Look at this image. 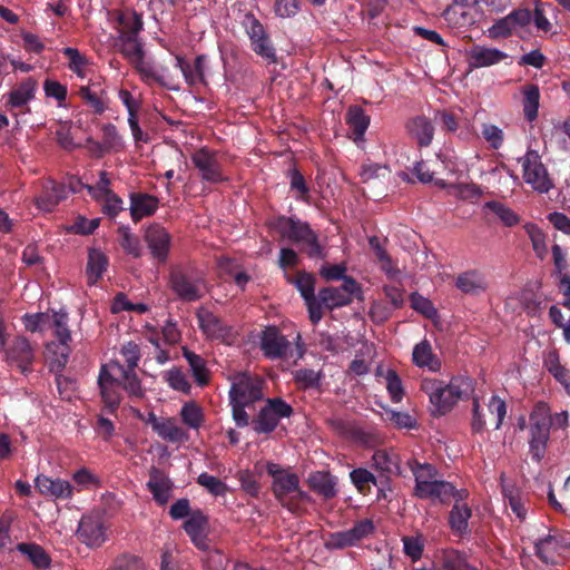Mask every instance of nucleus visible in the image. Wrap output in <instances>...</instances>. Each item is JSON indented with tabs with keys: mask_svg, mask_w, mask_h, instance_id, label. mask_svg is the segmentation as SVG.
<instances>
[{
	"mask_svg": "<svg viewBox=\"0 0 570 570\" xmlns=\"http://www.w3.org/2000/svg\"><path fill=\"white\" fill-rule=\"evenodd\" d=\"M98 386L101 400L110 413L116 412L120 405L121 390L131 399H142L145 396L140 379L132 374H125L124 365L118 360L101 365Z\"/></svg>",
	"mask_w": 570,
	"mask_h": 570,
	"instance_id": "1",
	"label": "nucleus"
},
{
	"mask_svg": "<svg viewBox=\"0 0 570 570\" xmlns=\"http://www.w3.org/2000/svg\"><path fill=\"white\" fill-rule=\"evenodd\" d=\"M421 391L432 405V415L442 416L449 413L460 400L470 397L474 392L472 379L454 376L449 383L436 379H423Z\"/></svg>",
	"mask_w": 570,
	"mask_h": 570,
	"instance_id": "2",
	"label": "nucleus"
},
{
	"mask_svg": "<svg viewBox=\"0 0 570 570\" xmlns=\"http://www.w3.org/2000/svg\"><path fill=\"white\" fill-rule=\"evenodd\" d=\"M269 229L277 233L282 239L299 246L301 252L312 259H324L326 250L320 243L318 234L307 222L296 216L278 215L267 222Z\"/></svg>",
	"mask_w": 570,
	"mask_h": 570,
	"instance_id": "3",
	"label": "nucleus"
},
{
	"mask_svg": "<svg viewBox=\"0 0 570 570\" xmlns=\"http://www.w3.org/2000/svg\"><path fill=\"white\" fill-rule=\"evenodd\" d=\"M527 428L529 455L533 462L540 463L546 456L552 428V415L547 403L538 402L533 406Z\"/></svg>",
	"mask_w": 570,
	"mask_h": 570,
	"instance_id": "4",
	"label": "nucleus"
},
{
	"mask_svg": "<svg viewBox=\"0 0 570 570\" xmlns=\"http://www.w3.org/2000/svg\"><path fill=\"white\" fill-rule=\"evenodd\" d=\"M293 413L292 405L282 397H269L257 415L253 417V430L257 434H271L276 430L282 419H288Z\"/></svg>",
	"mask_w": 570,
	"mask_h": 570,
	"instance_id": "5",
	"label": "nucleus"
},
{
	"mask_svg": "<svg viewBox=\"0 0 570 570\" xmlns=\"http://www.w3.org/2000/svg\"><path fill=\"white\" fill-rule=\"evenodd\" d=\"M203 278L194 275L180 265L173 266L169 271L168 285L173 293L183 302L199 301L203 295Z\"/></svg>",
	"mask_w": 570,
	"mask_h": 570,
	"instance_id": "6",
	"label": "nucleus"
},
{
	"mask_svg": "<svg viewBox=\"0 0 570 570\" xmlns=\"http://www.w3.org/2000/svg\"><path fill=\"white\" fill-rule=\"evenodd\" d=\"M266 471L272 476V487L274 498L286 510H294L295 504L289 501L293 492L298 490L299 476L292 472L291 469H284L277 463L268 462Z\"/></svg>",
	"mask_w": 570,
	"mask_h": 570,
	"instance_id": "7",
	"label": "nucleus"
},
{
	"mask_svg": "<svg viewBox=\"0 0 570 570\" xmlns=\"http://www.w3.org/2000/svg\"><path fill=\"white\" fill-rule=\"evenodd\" d=\"M232 385L228 392L229 402L244 403L252 406L264 399V380L247 372H238L229 377Z\"/></svg>",
	"mask_w": 570,
	"mask_h": 570,
	"instance_id": "8",
	"label": "nucleus"
},
{
	"mask_svg": "<svg viewBox=\"0 0 570 570\" xmlns=\"http://www.w3.org/2000/svg\"><path fill=\"white\" fill-rule=\"evenodd\" d=\"M519 161L522 165L524 181L535 191L547 194L554 187L553 179L541 161V156L538 151L528 150Z\"/></svg>",
	"mask_w": 570,
	"mask_h": 570,
	"instance_id": "9",
	"label": "nucleus"
},
{
	"mask_svg": "<svg viewBox=\"0 0 570 570\" xmlns=\"http://www.w3.org/2000/svg\"><path fill=\"white\" fill-rule=\"evenodd\" d=\"M244 26L252 50L271 63H275L276 50L263 23L252 13L245 16Z\"/></svg>",
	"mask_w": 570,
	"mask_h": 570,
	"instance_id": "10",
	"label": "nucleus"
},
{
	"mask_svg": "<svg viewBox=\"0 0 570 570\" xmlns=\"http://www.w3.org/2000/svg\"><path fill=\"white\" fill-rule=\"evenodd\" d=\"M361 294V285L353 277H346L343 278L341 286H328L320 289L318 298L327 309L333 311L350 305L353 298Z\"/></svg>",
	"mask_w": 570,
	"mask_h": 570,
	"instance_id": "11",
	"label": "nucleus"
},
{
	"mask_svg": "<svg viewBox=\"0 0 570 570\" xmlns=\"http://www.w3.org/2000/svg\"><path fill=\"white\" fill-rule=\"evenodd\" d=\"M190 159L203 181L219 184L227 180L215 150L208 147H202L193 153Z\"/></svg>",
	"mask_w": 570,
	"mask_h": 570,
	"instance_id": "12",
	"label": "nucleus"
},
{
	"mask_svg": "<svg viewBox=\"0 0 570 570\" xmlns=\"http://www.w3.org/2000/svg\"><path fill=\"white\" fill-rule=\"evenodd\" d=\"M374 530L375 527L371 519L360 520L348 530L330 533L325 541V547L328 550L354 547L361 540L372 534Z\"/></svg>",
	"mask_w": 570,
	"mask_h": 570,
	"instance_id": "13",
	"label": "nucleus"
},
{
	"mask_svg": "<svg viewBox=\"0 0 570 570\" xmlns=\"http://www.w3.org/2000/svg\"><path fill=\"white\" fill-rule=\"evenodd\" d=\"M331 429L341 438L361 445L372 446L377 441L374 432L366 431L353 421L332 419L328 421Z\"/></svg>",
	"mask_w": 570,
	"mask_h": 570,
	"instance_id": "14",
	"label": "nucleus"
},
{
	"mask_svg": "<svg viewBox=\"0 0 570 570\" xmlns=\"http://www.w3.org/2000/svg\"><path fill=\"white\" fill-rule=\"evenodd\" d=\"M68 197L67 186L53 179L42 183L41 191L36 197L35 204L39 210L51 213Z\"/></svg>",
	"mask_w": 570,
	"mask_h": 570,
	"instance_id": "15",
	"label": "nucleus"
},
{
	"mask_svg": "<svg viewBox=\"0 0 570 570\" xmlns=\"http://www.w3.org/2000/svg\"><path fill=\"white\" fill-rule=\"evenodd\" d=\"M77 533L88 547H100L107 539L106 527L99 515H83Z\"/></svg>",
	"mask_w": 570,
	"mask_h": 570,
	"instance_id": "16",
	"label": "nucleus"
},
{
	"mask_svg": "<svg viewBox=\"0 0 570 570\" xmlns=\"http://www.w3.org/2000/svg\"><path fill=\"white\" fill-rule=\"evenodd\" d=\"M145 240L153 255L159 263L164 264L169 254L171 237L159 224L150 225L145 233Z\"/></svg>",
	"mask_w": 570,
	"mask_h": 570,
	"instance_id": "17",
	"label": "nucleus"
},
{
	"mask_svg": "<svg viewBox=\"0 0 570 570\" xmlns=\"http://www.w3.org/2000/svg\"><path fill=\"white\" fill-rule=\"evenodd\" d=\"M206 62V55H198L193 62L181 56H176V68L181 71L186 83L191 88L207 85L205 76Z\"/></svg>",
	"mask_w": 570,
	"mask_h": 570,
	"instance_id": "18",
	"label": "nucleus"
},
{
	"mask_svg": "<svg viewBox=\"0 0 570 570\" xmlns=\"http://www.w3.org/2000/svg\"><path fill=\"white\" fill-rule=\"evenodd\" d=\"M183 528L195 547L202 550L207 549L209 519L200 509L193 510Z\"/></svg>",
	"mask_w": 570,
	"mask_h": 570,
	"instance_id": "19",
	"label": "nucleus"
},
{
	"mask_svg": "<svg viewBox=\"0 0 570 570\" xmlns=\"http://www.w3.org/2000/svg\"><path fill=\"white\" fill-rule=\"evenodd\" d=\"M289 346L287 338L276 326L266 327L261 335V350L268 358H282Z\"/></svg>",
	"mask_w": 570,
	"mask_h": 570,
	"instance_id": "20",
	"label": "nucleus"
},
{
	"mask_svg": "<svg viewBox=\"0 0 570 570\" xmlns=\"http://www.w3.org/2000/svg\"><path fill=\"white\" fill-rule=\"evenodd\" d=\"M135 69L141 80L149 86L157 83L168 89H178L171 85L173 78L166 66H157L155 62L145 60L144 58L135 66Z\"/></svg>",
	"mask_w": 570,
	"mask_h": 570,
	"instance_id": "21",
	"label": "nucleus"
},
{
	"mask_svg": "<svg viewBox=\"0 0 570 570\" xmlns=\"http://www.w3.org/2000/svg\"><path fill=\"white\" fill-rule=\"evenodd\" d=\"M409 137L414 140L420 148L429 147L434 137V126L432 120L424 115L410 118L405 124Z\"/></svg>",
	"mask_w": 570,
	"mask_h": 570,
	"instance_id": "22",
	"label": "nucleus"
},
{
	"mask_svg": "<svg viewBox=\"0 0 570 570\" xmlns=\"http://www.w3.org/2000/svg\"><path fill=\"white\" fill-rule=\"evenodd\" d=\"M7 357L16 363L22 373H26L31 370L35 351L28 338L19 336L13 340L12 345L7 351Z\"/></svg>",
	"mask_w": 570,
	"mask_h": 570,
	"instance_id": "23",
	"label": "nucleus"
},
{
	"mask_svg": "<svg viewBox=\"0 0 570 570\" xmlns=\"http://www.w3.org/2000/svg\"><path fill=\"white\" fill-rule=\"evenodd\" d=\"M37 490L47 497L53 499H69L72 497V487L69 481L62 479H52L45 474H39L35 480Z\"/></svg>",
	"mask_w": 570,
	"mask_h": 570,
	"instance_id": "24",
	"label": "nucleus"
},
{
	"mask_svg": "<svg viewBox=\"0 0 570 570\" xmlns=\"http://www.w3.org/2000/svg\"><path fill=\"white\" fill-rule=\"evenodd\" d=\"M308 488L324 500L334 499L337 495V478L328 471H314L307 478Z\"/></svg>",
	"mask_w": 570,
	"mask_h": 570,
	"instance_id": "25",
	"label": "nucleus"
},
{
	"mask_svg": "<svg viewBox=\"0 0 570 570\" xmlns=\"http://www.w3.org/2000/svg\"><path fill=\"white\" fill-rule=\"evenodd\" d=\"M129 198L130 216L135 223L144 217L154 215L159 205V199L156 196L146 193H131Z\"/></svg>",
	"mask_w": 570,
	"mask_h": 570,
	"instance_id": "26",
	"label": "nucleus"
},
{
	"mask_svg": "<svg viewBox=\"0 0 570 570\" xmlns=\"http://www.w3.org/2000/svg\"><path fill=\"white\" fill-rule=\"evenodd\" d=\"M197 320L200 330L212 338L224 340L230 334V327L227 326L220 317L209 311L200 309L197 313Z\"/></svg>",
	"mask_w": 570,
	"mask_h": 570,
	"instance_id": "27",
	"label": "nucleus"
},
{
	"mask_svg": "<svg viewBox=\"0 0 570 570\" xmlns=\"http://www.w3.org/2000/svg\"><path fill=\"white\" fill-rule=\"evenodd\" d=\"M409 466L414 475L415 485L413 489L414 497L422 493L439 475V470L431 463H421L416 460L409 461Z\"/></svg>",
	"mask_w": 570,
	"mask_h": 570,
	"instance_id": "28",
	"label": "nucleus"
},
{
	"mask_svg": "<svg viewBox=\"0 0 570 570\" xmlns=\"http://www.w3.org/2000/svg\"><path fill=\"white\" fill-rule=\"evenodd\" d=\"M78 95L96 115H102L108 108L107 94L99 85L82 86Z\"/></svg>",
	"mask_w": 570,
	"mask_h": 570,
	"instance_id": "29",
	"label": "nucleus"
},
{
	"mask_svg": "<svg viewBox=\"0 0 570 570\" xmlns=\"http://www.w3.org/2000/svg\"><path fill=\"white\" fill-rule=\"evenodd\" d=\"M455 286L464 294L479 295L488 288V283L483 273L472 269L458 275Z\"/></svg>",
	"mask_w": 570,
	"mask_h": 570,
	"instance_id": "30",
	"label": "nucleus"
},
{
	"mask_svg": "<svg viewBox=\"0 0 570 570\" xmlns=\"http://www.w3.org/2000/svg\"><path fill=\"white\" fill-rule=\"evenodd\" d=\"M508 55L495 48L474 47L469 53L471 68H483L497 65L504 60Z\"/></svg>",
	"mask_w": 570,
	"mask_h": 570,
	"instance_id": "31",
	"label": "nucleus"
},
{
	"mask_svg": "<svg viewBox=\"0 0 570 570\" xmlns=\"http://www.w3.org/2000/svg\"><path fill=\"white\" fill-rule=\"evenodd\" d=\"M109 259L100 249L91 248L88 253V261L86 266L87 282L89 285H95L102 277L107 271Z\"/></svg>",
	"mask_w": 570,
	"mask_h": 570,
	"instance_id": "32",
	"label": "nucleus"
},
{
	"mask_svg": "<svg viewBox=\"0 0 570 570\" xmlns=\"http://www.w3.org/2000/svg\"><path fill=\"white\" fill-rule=\"evenodd\" d=\"M183 355L189 365L195 383L200 387L208 385L210 372L207 368L205 358L186 347L183 348Z\"/></svg>",
	"mask_w": 570,
	"mask_h": 570,
	"instance_id": "33",
	"label": "nucleus"
},
{
	"mask_svg": "<svg viewBox=\"0 0 570 570\" xmlns=\"http://www.w3.org/2000/svg\"><path fill=\"white\" fill-rule=\"evenodd\" d=\"M471 517L472 510L466 503L453 504L449 513L450 529L459 537L469 534V520Z\"/></svg>",
	"mask_w": 570,
	"mask_h": 570,
	"instance_id": "34",
	"label": "nucleus"
},
{
	"mask_svg": "<svg viewBox=\"0 0 570 570\" xmlns=\"http://www.w3.org/2000/svg\"><path fill=\"white\" fill-rule=\"evenodd\" d=\"M522 110L527 121L532 122L538 118L540 106V89L535 83H527L521 89Z\"/></svg>",
	"mask_w": 570,
	"mask_h": 570,
	"instance_id": "35",
	"label": "nucleus"
},
{
	"mask_svg": "<svg viewBox=\"0 0 570 570\" xmlns=\"http://www.w3.org/2000/svg\"><path fill=\"white\" fill-rule=\"evenodd\" d=\"M453 495V484L449 481L436 480L432 482L425 491L417 493L416 498L421 500H432L440 504L450 503Z\"/></svg>",
	"mask_w": 570,
	"mask_h": 570,
	"instance_id": "36",
	"label": "nucleus"
},
{
	"mask_svg": "<svg viewBox=\"0 0 570 570\" xmlns=\"http://www.w3.org/2000/svg\"><path fill=\"white\" fill-rule=\"evenodd\" d=\"M372 465L381 472V478H390L391 474H400V460L394 453L385 450H376L372 455Z\"/></svg>",
	"mask_w": 570,
	"mask_h": 570,
	"instance_id": "37",
	"label": "nucleus"
},
{
	"mask_svg": "<svg viewBox=\"0 0 570 570\" xmlns=\"http://www.w3.org/2000/svg\"><path fill=\"white\" fill-rule=\"evenodd\" d=\"M37 81L28 78L14 87L10 94L7 104L11 108H22L35 97Z\"/></svg>",
	"mask_w": 570,
	"mask_h": 570,
	"instance_id": "38",
	"label": "nucleus"
},
{
	"mask_svg": "<svg viewBox=\"0 0 570 570\" xmlns=\"http://www.w3.org/2000/svg\"><path fill=\"white\" fill-rule=\"evenodd\" d=\"M552 534H548L534 543V553L543 563L551 566L559 563L561 552Z\"/></svg>",
	"mask_w": 570,
	"mask_h": 570,
	"instance_id": "39",
	"label": "nucleus"
},
{
	"mask_svg": "<svg viewBox=\"0 0 570 570\" xmlns=\"http://www.w3.org/2000/svg\"><path fill=\"white\" fill-rule=\"evenodd\" d=\"M70 342L52 341L47 344L46 352L51 370H62L68 363L71 352Z\"/></svg>",
	"mask_w": 570,
	"mask_h": 570,
	"instance_id": "40",
	"label": "nucleus"
},
{
	"mask_svg": "<svg viewBox=\"0 0 570 570\" xmlns=\"http://www.w3.org/2000/svg\"><path fill=\"white\" fill-rule=\"evenodd\" d=\"M286 177L289 180V191L293 194L296 200L303 202L305 204H311V195H309V186L303 174L296 168L293 167L287 170Z\"/></svg>",
	"mask_w": 570,
	"mask_h": 570,
	"instance_id": "41",
	"label": "nucleus"
},
{
	"mask_svg": "<svg viewBox=\"0 0 570 570\" xmlns=\"http://www.w3.org/2000/svg\"><path fill=\"white\" fill-rule=\"evenodd\" d=\"M147 488L151 492L155 501L164 505L169 500L170 485L169 481L160 473L159 470L153 469Z\"/></svg>",
	"mask_w": 570,
	"mask_h": 570,
	"instance_id": "42",
	"label": "nucleus"
},
{
	"mask_svg": "<svg viewBox=\"0 0 570 570\" xmlns=\"http://www.w3.org/2000/svg\"><path fill=\"white\" fill-rule=\"evenodd\" d=\"M346 124L355 136V140L363 138L370 125V117L365 114L362 107L354 105L347 109Z\"/></svg>",
	"mask_w": 570,
	"mask_h": 570,
	"instance_id": "43",
	"label": "nucleus"
},
{
	"mask_svg": "<svg viewBox=\"0 0 570 570\" xmlns=\"http://www.w3.org/2000/svg\"><path fill=\"white\" fill-rule=\"evenodd\" d=\"M412 360L419 367H429L432 371H436L440 367V363L433 354L431 343L428 340H423L414 346Z\"/></svg>",
	"mask_w": 570,
	"mask_h": 570,
	"instance_id": "44",
	"label": "nucleus"
},
{
	"mask_svg": "<svg viewBox=\"0 0 570 570\" xmlns=\"http://www.w3.org/2000/svg\"><path fill=\"white\" fill-rule=\"evenodd\" d=\"M441 566L444 570H478L469 562L468 554L456 549L443 551Z\"/></svg>",
	"mask_w": 570,
	"mask_h": 570,
	"instance_id": "45",
	"label": "nucleus"
},
{
	"mask_svg": "<svg viewBox=\"0 0 570 570\" xmlns=\"http://www.w3.org/2000/svg\"><path fill=\"white\" fill-rule=\"evenodd\" d=\"M17 550L27 556L30 562L38 569H46L50 566V557L45 549L37 543L21 542Z\"/></svg>",
	"mask_w": 570,
	"mask_h": 570,
	"instance_id": "46",
	"label": "nucleus"
},
{
	"mask_svg": "<svg viewBox=\"0 0 570 570\" xmlns=\"http://www.w3.org/2000/svg\"><path fill=\"white\" fill-rule=\"evenodd\" d=\"M350 479L356 490L367 495L372 491L373 485H377V478L365 468H356L350 472Z\"/></svg>",
	"mask_w": 570,
	"mask_h": 570,
	"instance_id": "47",
	"label": "nucleus"
},
{
	"mask_svg": "<svg viewBox=\"0 0 570 570\" xmlns=\"http://www.w3.org/2000/svg\"><path fill=\"white\" fill-rule=\"evenodd\" d=\"M483 209L493 213L507 227L515 226L520 222L519 215L501 202L489 200L484 203Z\"/></svg>",
	"mask_w": 570,
	"mask_h": 570,
	"instance_id": "48",
	"label": "nucleus"
},
{
	"mask_svg": "<svg viewBox=\"0 0 570 570\" xmlns=\"http://www.w3.org/2000/svg\"><path fill=\"white\" fill-rule=\"evenodd\" d=\"M153 430L164 440L169 442H180L186 438L185 431L175 424L171 419L155 421Z\"/></svg>",
	"mask_w": 570,
	"mask_h": 570,
	"instance_id": "49",
	"label": "nucleus"
},
{
	"mask_svg": "<svg viewBox=\"0 0 570 570\" xmlns=\"http://www.w3.org/2000/svg\"><path fill=\"white\" fill-rule=\"evenodd\" d=\"M180 417L183 423L193 430H198L205 421L204 411L195 401H189L183 405Z\"/></svg>",
	"mask_w": 570,
	"mask_h": 570,
	"instance_id": "50",
	"label": "nucleus"
},
{
	"mask_svg": "<svg viewBox=\"0 0 570 570\" xmlns=\"http://www.w3.org/2000/svg\"><path fill=\"white\" fill-rule=\"evenodd\" d=\"M120 354L124 358V372L127 375L138 376L136 368L138 366L140 355V348L135 342H127L120 348ZM122 365V363H120Z\"/></svg>",
	"mask_w": 570,
	"mask_h": 570,
	"instance_id": "51",
	"label": "nucleus"
},
{
	"mask_svg": "<svg viewBox=\"0 0 570 570\" xmlns=\"http://www.w3.org/2000/svg\"><path fill=\"white\" fill-rule=\"evenodd\" d=\"M322 379V371L316 372L312 368H298L293 372V380L302 390L320 389Z\"/></svg>",
	"mask_w": 570,
	"mask_h": 570,
	"instance_id": "52",
	"label": "nucleus"
},
{
	"mask_svg": "<svg viewBox=\"0 0 570 570\" xmlns=\"http://www.w3.org/2000/svg\"><path fill=\"white\" fill-rule=\"evenodd\" d=\"M523 228L531 240L532 248L537 257L541 261L544 259L548 254V248L546 244V235L542 229L533 223H527Z\"/></svg>",
	"mask_w": 570,
	"mask_h": 570,
	"instance_id": "53",
	"label": "nucleus"
},
{
	"mask_svg": "<svg viewBox=\"0 0 570 570\" xmlns=\"http://www.w3.org/2000/svg\"><path fill=\"white\" fill-rule=\"evenodd\" d=\"M48 328H53L57 341L71 342V332L68 327V313L63 311L55 312L51 316Z\"/></svg>",
	"mask_w": 570,
	"mask_h": 570,
	"instance_id": "54",
	"label": "nucleus"
},
{
	"mask_svg": "<svg viewBox=\"0 0 570 570\" xmlns=\"http://www.w3.org/2000/svg\"><path fill=\"white\" fill-rule=\"evenodd\" d=\"M119 22L122 27L119 38H138L144 26L141 14L136 11L130 16L120 17Z\"/></svg>",
	"mask_w": 570,
	"mask_h": 570,
	"instance_id": "55",
	"label": "nucleus"
},
{
	"mask_svg": "<svg viewBox=\"0 0 570 570\" xmlns=\"http://www.w3.org/2000/svg\"><path fill=\"white\" fill-rule=\"evenodd\" d=\"M118 234L120 236L119 244L122 247V249L134 256V257H140L141 255V246L140 240L137 236L130 233V228L127 226H121L118 228Z\"/></svg>",
	"mask_w": 570,
	"mask_h": 570,
	"instance_id": "56",
	"label": "nucleus"
},
{
	"mask_svg": "<svg viewBox=\"0 0 570 570\" xmlns=\"http://www.w3.org/2000/svg\"><path fill=\"white\" fill-rule=\"evenodd\" d=\"M382 417L384 421L393 423L399 429H413L416 426V420L406 412H399L384 407Z\"/></svg>",
	"mask_w": 570,
	"mask_h": 570,
	"instance_id": "57",
	"label": "nucleus"
},
{
	"mask_svg": "<svg viewBox=\"0 0 570 570\" xmlns=\"http://www.w3.org/2000/svg\"><path fill=\"white\" fill-rule=\"evenodd\" d=\"M197 483L204 487L214 497H223L228 490L226 483L207 472H203L198 475Z\"/></svg>",
	"mask_w": 570,
	"mask_h": 570,
	"instance_id": "58",
	"label": "nucleus"
},
{
	"mask_svg": "<svg viewBox=\"0 0 570 570\" xmlns=\"http://www.w3.org/2000/svg\"><path fill=\"white\" fill-rule=\"evenodd\" d=\"M315 276L307 272H298L295 278V285L304 301L314 299L315 296Z\"/></svg>",
	"mask_w": 570,
	"mask_h": 570,
	"instance_id": "59",
	"label": "nucleus"
},
{
	"mask_svg": "<svg viewBox=\"0 0 570 570\" xmlns=\"http://www.w3.org/2000/svg\"><path fill=\"white\" fill-rule=\"evenodd\" d=\"M122 42V50L121 52L128 57L134 67L140 62L145 57V52L142 49L141 42L138 40V38H119Z\"/></svg>",
	"mask_w": 570,
	"mask_h": 570,
	"instance_id": "60",
	"label": "nucleus"
},
{
	"mask_svg": "<svg viewBox=\"0 0 570 570\" xmlns=\"http://www.w3.org/2000/svg\"><path fill=\"white\" fill-rule=\"evenodd\" d=\"M51 317L47 313L24 314L22 323L24 328L31 333L43 332L48 328Z\"/></svg>",
	"mask_w": 570,
	"mask_h": 570,
	"instance_id": "61",
	"label": "nucleus"
},
{
	"mask_svg": "<svg viewBox=\"0 0 570 570\" xmlns=\"http://www.w3.org/2000/svg\"><path fill=\"white\" fill-rule=\"evenodd\" d=\"M168 385L184 394H190L191 385L184 372L178 367H173L166 373Z\"/></svg>",
	"mask_w": 570,
	"mask_h": 570,
	"instance_id": "62",
	"label": "nucleus"
},
{
	"mask_svg": "<svg viewBox=\"0 0 570 570\" xmlns=\"http://www.w3.org/2000/svg\"><path fill=\"white\" fill-rule=\"evenodd\" d=\"M102 130V142L108 151H117L124 147L122 139L114 124H105Z\"/></svg>",
	"mask_w": 570,
	"mask_h": 570,
	"instance_id": "63",
	"label": "nucleus"
},
{
	"mask_svg": "<svg viewBox=\"0 0 570 570\" xmlns=\"http://www.w3.org/2000/svg\"><path fill=\"white\" fill-rule=\"evenodd\" d=\"M108 570H147L142 560L132 554L118 557Z\"/></svg>",
	"mask_w": 570,
	"mask_h": 570,
	"instance_id": "64",
	"label": "nucleus"
}]
</instances>
